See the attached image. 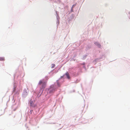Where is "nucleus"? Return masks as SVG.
I'll list each match as a JSON object with an SVG mask.
<instances>
[{"label":"nucleus","instance_id":"nucleus-1","mask_svg":"<svg viewBox=\"0 0 130 130\" xmlns=\"http://www.w3.org/2000/svg\"><path fill=\"white\" fill-rule=\"evenodd\" d=\"M46 82L45 81L44 79L40 80L39 81L38 84L40 85H41L42 88H44L46 86Z\"/></svg>","mask_w":130,"mask_h":130},{"label":"nucleus","instance_id":"nucleus-2","mask_svg":"<svg viewBox=\"0 0 130 130\" xmlns=\"http://www.w3.org/2000/svg\"><path fill=\"white\" fill-rule=\"evenodd\" d=\"M94 44L96 46H97V47L99 48H100L101 46V45L98 42H95Z\"/></svg>","mask_w":130,"mask_h":130},{"label":"nucleus","instance_id":"nucleus-3","mask_svg":"<svg viewBox=\"0 0 130 130\" xmlns=\"http://www.w3.org/2000/svg\"><path fill=\"white\" fill-rule=\"evenodd\" d=\"M65 74L66 75L67 78L68 79H69L70 78V77L69 76V74L68 73V72H67L65 73Z\"/></svg>","mask_w":130,"mask_h":130},{"label":"nucleus","instance_id":"nucleus-4","mask_svg":"<svg viewBox=\"0 0 130 130\" xmlns=\"http://www.w3.org/2000/svg\"><path fill=\"white\" fill-rule=\"evenodd\" d=\"M5 60V59L4 57H0V61H3Z\"/></svg>","mask_w":130,"mask_h":130},{"label":"nucleus","instance_id":"nucleus-5","mask_svg":"<svg viewBox=\"0 0 130 130\" xmlns=\"http://www.w3.org/2000/svg\"><path fill=\"white\" fill-rule=\"evenodd\" d=\"M57 85L59 87L60 86V84L58 80H57Z\"/></svg>","mask_w":130,"mask_h":130},{"label":"nucleus","instance_id":"nucleus-6","mask_svg":"<svg viewBox=\"0 0 130 130\" xmlns=\"http://www.w3.org/2000/svg\"><path fill=\"white\" fill-rule=\"evenodd\" d=\"M32 102H33L32 101V100H30V103L31 106L32 105Z\"/></svg>","mask_w":130,"mask_h":130},{"label":"nucleus","instance_id":"nucleus-7","mask_svg":"<svg viewBox=\"0 0 130 130\" xmlns=\"http://www.w3.org/2000/svg\"><path fill=\"white\" fill-rule=\"evenodd\" d=\"M51 91H52L53 92V91H54V89H53V90H52L51 89H50V92L51 93L52 92Z\"/></svg>","mask_w":130,"mask_h":130}]
</instances>
